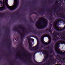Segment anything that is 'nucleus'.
Instances as JSON below:
<instances>
[{"instance_id":"obj_1","label":"nucleus","mask_w":65,"mask_h":65,"mask_svg":"<svg viewBox=\"0 0 65 65\" xmlns=\"http://www.w3.org/2000/svg\"><path fill=\"white\" fill-rule=\"evenodd\" d=\"M19 3V0H0V10L5 9L6 6L10 10H13L17 8Z\"/></svg>"},{"instance_id":"obj_2","label":"nucleus","mask_w":65,"mask_h":65,"mask_svg":"<svg viewBox=\"0 0 65 65\" xmlns=\"http://www.w3.org/2000/svg\"><path fill=\"white\" fill-rule=\"evenodd\" d=\"M41 22H37L36 26L38 29L44 28L47 25V21L43 18H41L40 19Z\"/></svg>"},{"instance_id":"obj_3","label":"nucleus","mask_w":65,"mask_h":65,"mask_svg":"<svg viewBox=\"0 0 65 65\" xmlns=\"http://www.w3.org/2000/svg\"><path fill=\"white\" fill-rule=\"evenodd\" d=\"M61 41H58L57 42L55 46V50L58 54H60V53L61 52L60 50L59 49V47H58V45L60 44V43H61Z\"/></svg>"},{"instance_id":"obj_4","label":"nucleus","mask_w":65,"mask_h":65,"mask_svg":"<svg viewBox=\"0 0 65 65\" xmlns=\"http://www.w3.org/2000/svg\"><path fill=\"white\" fill-rule=\"evenodd\" d=\"M47 36L48 37V38L49 39V42H47L46 44V45H47V44H50L51 42V37L49 35H47Z\"/></svg>"},{"instance_id":"obj_5","label":"nucleus","mask_w":65,"mask_h":65,"mask_svg":"<svg viewBox=\"0 0 65 65\" xmlns=\"http://www.w3.org/2000/svg\"><path fill=\"white\" fill-rule=\"evenodd\" d=\"M57 23H56V25L55 26V27L56 29H57L58 30H61V29H59V28H60L59 27H58L56 25H57Z\"/></svg>"},{"instance_id":"obj_6","label":"nucleus","mask_w":65,"mask_h":65,"mask_svg":"<svg viewBox=\"0 0 65 65\" xmlns=\"http://www.w3.org/2000/svg\"><path fill=\"white\" fill-rule=\"evenodd\" d=\"M44 38L43 37H42V38L41 39V41L42 42V43H44V42H44V40H43V39Z\"/></svg>"},{"instance_id":"obj_7","label":"nucleus","mask_w":65,"mask_h":65,"mask_svg":"<svg viewBox=\"0 0 65 65\" xmlns=\"http://www.w3.org/2000/svg\"><path fill=\"white\" fill-rule=\"evenodd\" d=\"M29 47H30L31 46V42H30V41H29Z\"/></svg>"},{"instance_id":"obj_8","label":"nucleus","mask_w":65,"mask_h":65,"mask_svg":"<svg viewBox=\"0 0 65 65\" xmlns=\"http://www.w3.org/2000/svg\"><path fill=\"white\" fill-rule=\"evenodd\" d=\"M45 55L46 56V57L48 56V54L47 53H46V54H45Z\"/></svg>"},{"instance_id":"obj_9","label":"nucleus","mask_w":65,"mask_h":65,"mask_svg":"<svg viewBox=\"0 0 65 65\" xmlns=\"http://www.w3.org/2000/svg\"><path fill=\"white\" fill-rule=\"evenodd\" d=\"M32 42H33V41H34V39H32Z\"/></svg>"},{"instance_id":"obj_10","label":"nucleus","mask_w":65,"mask_h":65,"mask_svg":"<svg viewBox=\"0 0 65 65\" xmlns=\"http://www.w3.org/2000/svg\"><path fill=\"white\" fill-rule=\"evenodd\" d=\"M65 54V51L62 54Z\"/></svg>"},{"instance_id":"obj_11","label":"nucleus","mask_w":65,"mask_h":65,"mask_svg":"<svg viewBox=\"0 0 65 65\" xmlns=\"http://www.w3.org/2000/svg\"><path fill=\"white\" fill-rule=\"evenodd\" d=\"M36 47H35V48H36Z\"/></svg>"},{"instance_id":"obj_12","label":"nucleus","mask_w":65,"mask_h":65,"mask_svg":"<svg viewBox=\"0 0 65 65\" xmlns=\"http://www.w3.org/2000/svg\"><path fill=\"white\" fill-rule=\"evenodd\" d=\"M0 2H1V1H0Z\"/></svg>"}]
</instances>
